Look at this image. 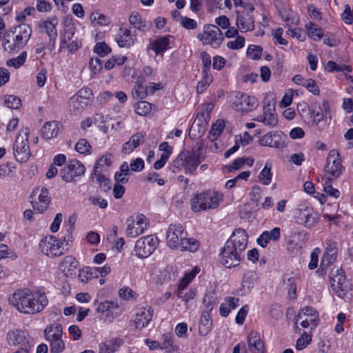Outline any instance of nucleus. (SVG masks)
I'll return each mask as SVG.
<instances>
[{
	"instance_id": "f257e3e1",
	"label": "nucleus",
	"mask_w": 353,
	"mask_h": 353,
	"mask_svg": "<svg viewBox=\"0 0 353 353\" xmlns=\"http://www.w3.org/2000/svg\"><path fill=\"white\" fill-rule=\"evenodd\" d=\"M8 303L19 312L33 315L41 312L47 305L48 301L44 294L23 288L15 290L9 296Z\"/></svg>"
},
{
	"instance_id": "f03ea898",
	"label": "nucleus",
	"mask_w": 353,
	"mask_h": 353,
	"mask_svg": "<svg viewBox=\"0 0 353 353\" xmlns=\"http://www.w3.org/2000/svg\"><path fill=\"white\" fill-rule=\"evenodd\" d=\"M248 235L243 229L235 230L221 252L220 262L227 268L239 265L247 247Z\"/></svg>"
},
{
	"instance_id": "7ed1b4c3",
	"label": "nucleus",
	"mask_w": 353,
	"mask_h": 353,
	"mask_svg": "<svg viewBox=\"0 0 353 353\" xmlns=\"http://www.w3.org/2000/svg\"><path fill=\"white\" fill-rule=\"evenodd\" d=\"M223 200V194L214 191H206L197 194L191 200V209L196 212L216 208Z\"/></svg>"
},
{
	"instance_id": "20e7f679",
	"label": "nucleus",
	"mask_w": 353,
	"mask_h": 353,
	"mask_svg": "<svg viewBox=\"0 0 353 353\" xmlns=\"http://www.w3.org/2000/svg\"><path fill=\"white\" fill-rule=\"evenodd\" d=\"M44 338L50 345V353H61L65 348L62 339L63 327L59 323L48 325L43 331Z\"/></svg>"
},
{
	"instance_id": "39448f33",
	"label": "nucleus",
	"mask_w": 353,
	"mask_h": 353,
	"mask_svg": "<svg viewBox=\"0 0 353 353\" xmlns=\"http://www.w3.org/2000/svg\"><path fill=\"white\" fill-rule=\"evenodd\" d=\"M29 134L30 132L28 128H21L13 143V154L18 162L25 163L31 157Z\"/></svg>"
},
{
	"instance_id": "423d86ee",
	"label": "nucleus",
	"mask_w": 353,
	"mask_h": 353,
	"mask_svg": "<svg viewBox=\"0 0 353 353\" xmlns=\"http://www.w3.org/2000/svg\"><path fill=\"white\" fill-rule=\"evenodd\" d=\"M330 284L332 290L341 298H344L352 290V285L347 280L343 270L334 266L330 272Z\"/></svg>"
},
{
	"instance_id": "0eeeda50",
	"label": "nucleus",
	"mask_w": 353,
	"mask_h": 353,
	"mask_svg": "<svg viewBox=\"0 0 353 353\" xmlns=\"http://www.w3.org/2000/svg\"><path fill=\"white\" fill-rule=\"evenodd\" d=\"M323 110L319 108L318 110H311L309 105L303 103V104H299L297 110L301 116L305 119V121L307 122L308 124L317 127L319 123L323 120L324 117H327V114L330 110V106L327 101H323Z\"/></svg>"
},
{
	"instance_id": "6e6552de",
	"label": "nucleus",
	"mask_w": 353,
	"mask_h": 353,
	"mask_svg": "<svg viewBox=\"0 0 353 353\" xmlns=\"http://www.w3.org/2000/svg\"><path fill=\"white\" fill-rule=\"evenodd\" d=\"M254 6L252 3H245L242 10H236V25L241 32L252 31L254 29V19L252 13Z\"/></svg>"
},
{
	"instance_id": "1a4fd4ad",
	"label": "nucleus",
	"mask_w": 353,
	"mask_h": 353,
	"mask_svg": "<svg viewBox=\"0 0 353 353\" xmlns=\"http://www.w3.org/2000/svg\"><path fill=\"white\" fill-rule=\"evenodd\" d=\"M92 91L89 88L80 89L68 101L69 110L74 114L81 112L91 101Z\"/></svg>"
},
{
	"instance_id": "9d476101",
	"label": "nucleus",
	"mask_w": 353,
	"mask_h": 353,
	"mask_svg": "<svg viewBox=\"0 0 353 353\" xmlns=\"http://www.w3.org/2000/svg\"><path fill=\"white\" fill-rule=\"evenodd\" d=\"M294 219L298 223L312 228L319 222L320 216L312 207L300 205L295 211Z\"/></svg>"
},
{
	"instance_id": "9b49d317",
	"label": "nucleus",
	"mask_w": 353,
	"mask_h": 353,
	"mask_svg": "<svg viewBox=\"0 0 353 353\" xmlns=\"http://www.w3.org/2000/svg\"><path fill=\"white\" fill-rule=\"evenodd\" d=\"M258 142L261 146L282 150L288 145V138L281 131H270L261 136Z\"/></svg>"
},
{
	"instance_id": "f8f14e48",
	"label": "nucleus",
	"mask_w": 353,
	"mask_h": 353,
	"mask_svg": "<svg viewBox=\"0 0 353 353\" xmlns=\"http://www.w3.org/2000/svg\"><path fill=\"white\" fill-rule=\"evenodd\" d=\"M158 243V239L153 235L141 237L136 242L134 254L139 258H147L157 249Z\"/></svg>"
},
{
	"instance_id": "ddd939ff",
	"label": "nucleus",
	"mask_w": 353,
	"mask_h": 353,
	"mask_svg": "<svg viewBox=\"0 0 353 353\" xmlns=\"http://www.w3.org/2000/svg\"><path fill=\"white\" fill-rule=\"evenodd\" d=\"M197 37L203 44L210 45L213 48H219L223 40L219 28L211 24L205 26L203 32L199 34Z\"/></svg>"
},
{
	"instance_id": "4468645a",
	"label": "nucleus",
	"mask_w": 353,
	"mask_h": 353,
	"mask_svg": "<svg viewBox=\"0 0 353 353\" xmlns=\"http://www.w3.org/2000/svg\"><path fill=\"white\" fill-rule=\"evenodd\" d=\"M63 243L53 236L43 238L39 243V249L48 257L53 258L63 254Z\"/></svg>"
},
{
	"instance_id": "2eb2a0df",
	"label": "nucleus",
	"mask_w": 353,
	"mask_h": 353,
	"mask_svg": "<svg viewBox=\"0 0 353 353\" xmlns=\"http://www.w3.org/2000/svg\"><path fill=\"white\" fill-rule=\"evenodd\" d=\"M185 235H188V232L182 225L179 223L170 224L166 232L167 245L171 249L176 250L180 247V243Z\"/></svg>"
},
{
	"instance_id": "dca6fc26",
	"label": "nucleus",
	"mask_w": 353,
	"mask_h": 353,
	"mask_svg": "<svg viewBox=\"0 0 353 353\" xmlns=\"http://www.w3.org/2000/svg\"><path fill=\"white\" fill-rule=\"evenodd\" d=\"M299 320H301L300 323L303 327L314 330L318 325L319 314L313 307L306 306L301 309L295 316L294 324H297Z\"/></svg>"
},
{
	"instance_id": "f3484780",
	"label": "nucleus",
	"mask_w": 353,
	"mask_h": 353,
	"mask_svg": "<svg viewBox=\"0 0 353 353\" xmlns=\"http://www.w3.org/2000/svg\"><path fill=\"white\" fill-rule=\"evenodd\" d=\"M85 166L77 160H71L61 170V176L65 182L74 181L75 177L83 175L85 172Z\"/></svg>"
},
{
	"instance_id": "a211bd4d",
	"label": "nucleus",
	"mask_w": 353,
	"mask_h": 353,
	"mask_svg": "<svg viewBox=\"0 0 353 353\" xmlns=\"http://www.w3.org/2000/svg\"><path fill=\"white\" fill-rule=\"evenodd\" d=\"M343 166L339 158V153L336 150H331L326 160L325 171L336 178L341 174Z\"/></svg>"
},
{
	"instance_id": "6ab92c4d",
	"label": "nucleus",
	"mask_w": 353,
	"mask_h": 353,
	"mask_svg": "<svg viewBox=\"0 0 353 353\" xmlns=\"http://www.w3.org/2000/svg\"><path fill=\"white\" fill-rule=\"evenodd\" d=\"M129 221V220L127 221L128 223L126 228V234L130 237H136L143 234L148 224L147 219L141 214H138L136 219L131 222Z\"/></svg>"
},
{
	"instance_id": "aec40b11",
	"label": "nucleus",
	"mask_w": 353,
	"mask_h": 353,
	"mask_svg": "<svg viewBox=\"0 0 353 353\" xmlns=\"http://www.w3.org/2000/svg\"><path fill=\"white\" fill-rule=\"evenodd\" d=\"M154 310L152 307H143L139 308L134 316V323L138 330H142L151 321L153 317Z\"/></svg>"
},
{
	"instance_id": "412c9836",
	"label": "nucleus",
	"mask_w": 353,
	"mask_h": 353,
	"mask_svg": "<svg viewBox=\"0 0 353 353\" xmlns=\"http://www.w3.org/2000/svg\"><path fill=\"white\" fill-rule=\"evenodd\" d=\"M58 21L56 19H48L41 23L39 27L41 32H45L49 37L48 46L50 48H54L57 37V26Z\"/></svg>"
},
{
	"instance_id": "4be33fe9",
	"label": "nucleus",
	"mask_w": 353,
	"mask_h": 353,
	"mask_svg": "<svg viewBox=\"0 0 353 353\" xmlns=\"http://www.w3.org/2000/svg\"><path fill=\"white\" fill-rule=\"evenodd\" d=\"M254 121L263 123L266 125L275 126L278 123L275 108L270 103H265L263 105V114L256 117Z\"/></svg>"
},
{
	"instance_id": "5701e85b",
	"label": "nucleus",
	"mask_w": 353,
	"mask_h": 353,
	"mask_svg": "<svg viewBox=\"0 0 353 353\" xmlns=\"http://www.w3.org/2000/svg\"><path fill=\"white\" fill-rule=\"evenodd\" d=\"M136 35L132 34L131 30L124 26H121L115 37V41L120 48H129L136 41Z\"/></svg>"
},
{
	"instance_id": "b1692460",
	"label": "nucleus",
	"mask_w": 353,
	"mask_h": 353,
	"mask_svg": "<svg viewBox=\"0 0 353 353\" xmlns=\"http://www.w3.org/2000/svg\"><path fill=\"white\" fill-rule=\"evenodd\" d=\"M249 353H263L265 346L260 334L256 331H252L248 335V347Z\"/></svg>"
},
{
	"instance_id": "393cba45",
	"label": "nucleus",
	"mask_w": 353,
	"mask_h": 353,
	"mask_svg": "<svg viewBox=\"0 0 353 353\" xmlns=\"http://www.w3.org/2000/svg\"><path fill=\"white\" fill-rule=\"evenodd\" d=\"M327 247L321 259V265L330 266L336 259L338 254L337 243L332 241L326 243Z\"/></svg>"
},
{
	"instance_id": "a878e982",
	"label": "nucleus",
	"mask_w": 353,
	"mask_h": 353,
	"mask_svg": "<svg viewBox=\"0 0 353 353\" xmlns=\"http://www.w3.org/2000/svg\"><path fill=\"white\" fill-rule=\"evenodd\" d=\"M37 191L39 192V194L38 196V201L32 203L33 208L39 213H42L48 208L51 199L46 188H37Z\"/></svg>"
},
{
	"instance_id": "bb28decb",
	"label": "nucleus",
	"mask_w": 353,
	"mask_h": 353,
	"mask_svg": "<svg viewBox=\"0 0 353 353\" xmlns=\"http://www.w3.org/2000/svg\"><path fill=\"white\" fill-rule=\"evenodd\" d=\"M78 265V261L72 256L69 255L63 258L59 265V270L66 276H69L74 274Z\"/></svg>"
},
{
	"instance_id": "cd10ccee",
	"label": "nucleus",
	"mask_w": 353,
	"mask_h": 353,
	"mask_svg": "<svg viewBox=\"0 0 353 353\" xmlns=\"http://www.w3.org/2000/svg\"><path fill=\"white\" fill-rule=\"evenodd\" d=\"M6 340L10 345H24L27 347L28 339L26 333L22 330L10 331L6 336Z\"/></svg>"
},
{
	"instance_id": "c85d7f7f",
	"label": "nucleus",
	"mask_w": 353,
	"mask_h": 353,
	"mask_svg": "<svg viewBox=\"0 0 353 353\" xmlns=\"http://www.w3.org/2000/svg\"><path fill=\"white\" fill-rule=\"evenodd\" d=\"M16 35L14 39L22 48L26 45L29 41L31 34L32 29L30 26L27 24H21L15 28Z\"/></svg>"
},
{
	"instance_id": "c756f323",
	"label": "nucleus",
	"mask_w": 353,
	"mask_h": 353,
	"mask_svg": "<svg viewBox=\"0 0 353 353\" xmlns=\"http://www.w3.org/2000/svg\"><path fill=\"white\" fill-rule=\"evenodd\" d=\"M60 125L57 121L47 122L41 130V137L45 139L50 140L56 137L60 132Z\"/></svg>"
},
{
	"instance_id": "7c9ffc66",
	"label": "nucleus",
	"mask_w": 353,
	"mask_h": 353,
	"mask_svg": "<svg viewBox=\"0 0 353 353\" xmlns=\"http://www.w3.org/2000/svg\"><path fill=\"white\" fill-rule=\"evenodd\" d=\"M257 106V100L254 97L242 94L236 104L237 110L241 112H249Z\"/></svg>"
},
{
	"instance_id": "2f4dec72",
	"label": "nucleus",
	"mask_w": 353,
	"mask_h": 353,
	"mask_svg": "<svg viewBox=\"0 0 353 353\" xmlns=\"http://www.w3.org/2000/svg\"><path fill=\"white\" fill-rule=\"evenodd\" d=\"M281 236V229L274 228L270 231L263 232L257 239V243L263 248H265L270 241H277Z\"/></svg>"
},
{
	"instance_id": "473e14b6",
	"label": "nucleus",
	"mask_w": 353,
	"mask_h": 353,
	"mask_svg": "<svg viewBox=\"0 0 353 353\" xmlns=\"http://www.w3.org/2000/svg\"><path fill=\"white\" fill-rule=\"evenodd\" d=\"M122 343V340L119 338H114L101 342L99 344V353H114L119 350Z\"/></svg>"
},
{
	"instance_id": "72a5a7b5",
	"label": "nucleus",
	"mask_w": 353,
	"mask_h": 353,
	"mask_svg": "<svg viewBox=\"0 0 353 353\" xmlns=\"http://www.w3.org/2000/svg\"><path fill=\"white\" fill-rule=\"evenodd\" d=\"M2 45L5 51L14 53L22 49L18 44L12 32H7L3 39Z\"/></svg>"
},
{
	"instance_id": "f704fd0d",
	"label": "nucleus",
	"mask_w": 353,
	"mask_h": 353,
	"mask_svg": "<svg viewBox=\"0 0 353 353\" xmlns=\"http://www.w3.org/2000/svg\"><path fill=\"white\" fill-rule=\"evenodd\" d=\"M185 154L184 170L185 173H193L200 164L199 155L196 154H190L189 152L184 151Z\"/></svg>"
},
{
	"instance_id": "c9c22d12",
	"label": "nucleus",
	"mask_w": 353,
	"mask_h": 353,
	"mask_svg": "<svg viewBox=\"0 0 353 353\" xmlns=\"http://www.w3.org/2000/svg\"><path fill=\"white\" fill-rule=\"evenodd\" d=\"M144 134L137 132L133 134L130 140L125 142L122 146V152L124 154H130L136 149L141 142H143Z\"/></svg>"
},
{
	"instance_id": "e433bc0d",
	"label": "nucleus",
	"mask_w": 353,
	"mask_h": 353,
	"mask_svg": "<svg viewBox=\"0 0 353 353\" xmlns=\"http://www.w3.org/2000/svg\"><path fill=\"white\" fill-rule=\"evenodd\" d=\"M76 28L74 25L72 23H68L64 28L63 33L61 34L60 39V46L59 50L65 49V46L70 41L74 40V35L75 33Z\"/></svg>"
},
{
	"instance_id": "4c0bfd02",
	"label": "nucleus",
	"mask_w": 353,
	"mask_h": 353,
	"mask_svg": "<svg viewBox=\"0 0 353 353\" xmlns=\"http://www.w3.org/2000/svg\"><path fill=\"white\" fill-rule=\"evenodd\" d=\"M145 81V79L143 77L139 76L137 77L132 92V97L134 99H143L146 97L148 94V89L147 86H144Z\"/></svg>"
},
{
	"instance_id": "58836bf2",
	"label": "nucleus",
	"mask_w": 353,
	"mask_h": 353,
	"mask_svg": "<svg viewBox=\"0 0 353 353\" xmlns=\"http://www.w3.org/2000/svg\"><path fill=\"white\" fill-rule=\"evenodd\" d=\"M170 36H165L156 39L151 43V49L155 52L157 54L165 52L169 47Z\"/></svg>"
},
{
	"instance_id": "ea45409f",
	"label": "nucleus",
	"mask_w": 353,
	"mask_h": 353,
	"mask_svg": "<svg viewBox=\"0 0 353 353\" xmlns=\"http://www.w3.org/2000/svg\"><path fill=\"white\" fill-rule=\"evenodd\" d=\"M200 243L199 241L194 238H188V235L183 239L180 243V247L176 250H179L181 252L188 251L190 252H195L199 248Z\"/></svg>"
},
{
	"instance_id": "a19ab883",
	"label": "nucleus",
	"mask_w": 353,
	"mask_h": 353,
	"mask_svg": "<svg viewBox=\"0 0 353 353\" xmlns=\"http://www.w3.org/2000/svg\"><path fill=\"white\" fill-rule=\"evenodd\" d=\"M212 321L210 314L202 313L199 325V332L201 336H206L211 331Z\"/></svg>"
},
{
	"instance_id": "79ce46f5",
	"label": "nucleus",
	"mask_w": 353,
	"mask_h": 353,
	"mask_svg": "<svg viewBox=\"0 0 353 353\" xmlns=\"http://www.w3.org/2000/svg\"><path fill=\"white\" fill-rule=\"evenodd\" d=\"M129 22L135 29L142 32L149 30L147 22L142 19L141 15L138 12H133L129 17Z\"/></svg>"
},
{
	"instance_id": "37998d69",
	"label": "nucleus",
	"mask_w": 353,
	"mask_h": 353,
	"mask_svg": "<svg viewBox=\"0 0 353 353\" xmlns=\"http://www.w3.org/2000/svg\"><path fill=\"white\" fill-rule=\"evenodd\" d=\"M79 281L83 283H87L94 278H97V270L94 267H83L79 272Z\"/></svg>"
},
{
	"instance_id": "c03bdc74",
	"label": "nucleus",
	"mask_w": 353,
	"mask_h": 353,
	"mask_svg": "<svg viewBox=\"0 0 353 353\" xmlns=\"http://www.w3.org/2000/svg\"><path fill=\"white\" fill-rule=\"evenodd\" d=\"M92 179H95L96 181L100 185L104 191L110 189V179L107 177L101 170L94 169L92 172Z\"/></svg>"
},
{
	"instance_id": "a18cd8bd",
	"label": "nucleus",
	"mask_w": 353,
	"mask_h": 353,
	"mask_svg": "<svg viewBox=\"0 0 353 353\" xmlns=\"http://www.w3.org/2000/svg\"><path fill=\"white\" fill-rule=\"evenodd\" d=\"M305 29L307 31L308 37L314 41L320 40L323 36L322 29L312 22L306 24Z\"/></svg>"
},
{
	"instance_id": "49530a36",
	"label": "nucleus",
	"mask_w": 353,
	"mask_h": 353,
	"mask_svg": "<svg viewBox=\"0 0 353 353\" xmlns=\"http://www.w3.org/2000/svg\"><path fill=\"white\" fill-rule=\"evenodd\" d=\"M119 305L117 302L113 301H105L98 303L96 308V312L99 314H104L112 312L114 310H117Z\"/></svg>"
},
{
	"instance_id": "de8ad7c7",
	"label": "nucleus",
	"mask_w": 353,
	"mask_h": 353,
	"mask_svg": "<svg viewBox=\"0 0 353 353\" xmlns=\"http://www.w3.org/2000/svg\"><path fill=\"white\" fill-rule=\"evenodd\" d=\"M216 296L214 293H210L205 295L203 301L204 310L203 314H210L214 306L216 304Z\"/></svg>"
},
{
	"instance_id": "09e8293b",
	"label": "nucleus",
	"mask_w": 353,
	"mask_h": 353,
	"mask_svg": "<svg viewBox=\"0 0 353 353\" xmlns=\"http://www.w3.org/2000/svg\"><path fill=\"white\" fill-rule=\"evenodd\" d=\"M3 102L5 105L10 109H19L21 105V99L14 95H5Z\"/></svg>"
},
{
	"instance_id": "8fccbe9b",
	"label": "nucleus",
	"mask_w": 353,
	"mask_h": 353,
	"mask_svg": "<svg viewBox=\"0 0 353 353\" xmlns=\"http://www.w3.org/2000/svg\"><path fill=\"white\" fill-rule=\"evenodd\" d=\"M163 343L161 349H166L170 352H177L179 346L174 343L172 336L170 334H165L162 336Z\"/></svg>"
},
{
	"instance_id": "3c124183",
	"label": "nucleus",
	"mask_w": 353,
	"mask_h": 353,
	"mask_svg": "<svg viewBox=\"0 0 353 353\" xmlns=\"http://www.w3.org/2000/svg\"><path fill=\"white\" fill-rule=\"evenodd\" d=\"M90 20L92 23H97L99 26H108L110 23L107 16L97 11H94L90 14Z\"/></svg>"
},
{
	"instance_id": "603ef678",
	"label": "nucleus",
	"mask_w": 353,
	"mask_h": 353,
	"mask_svg": "<svg viewBox=\"0 0 353 353\" xmlns=\"http://www.w3.org/2000/svg\"><path fill=\"white\" fill-rule=\"evenodd\" d=\"M225 128V121L221 119L217 120L212 126L209 133V138L213 137L216 139L223 132Z\"/></svg>"
},
{
	"instance_id": "864d4df0",
	"label": "nucleus",
	"mask_w": 353,
	"mask_h": 353,
	"mask_svg": "<svg viewBox=\"0 0 353 353\" xmlns=\"http://www.w3.org/2000/svg\"><path fill=\"white\" fill-rule=\"evenodd\" d=\"M184 151L181 152L179 156L172 162L170 170L173 173L180 171L183 168H184V161L185 158Z\"/></svg>"
},
{
	"instance_id": "5fc2aeb1",
	"label": "nucleus",
	"mask_w": 353,
	"mask_h": 353,
	"mask_svg": "<svg viewBox=\"0 0 353 353\" xmlns=\"http://www.w3.org/2000/svg\"><path fill=\"white\" fill-rule=\"evenodd\" d=\"M257 279L258 276L256 272L248 271L243 276V285L248 288H251L256 283Z\"/></svg>"
},
{
	"instance_id": "6e6d98bb",
	"label": "nucleus",
	"mask_w": 353,
	"mask_h": 353,
	"mask_svg": "<svg viewBox=\"0 0 353 353\" xmlns=\"http://www.w3.org/2000/svg\"><path fill=\"white\" fill-rule=\"evenodd\" d=\"M26 58L27 53L26 52L23 51L18 57L8 59L6 62V65L10 67L12 66L14 68H18L23 65V63L26 62Z\"/></svg>"
},
{
	"instance_id": "4d7b16f0",
	"label": "nucleus",
	"mask_w": 353,
	"mask_h": 353,
	"mask_svg": "<svg viewBox=\"0 0 353 353\" xmlns=\"http://www.w3.org/2000/svg\"><path fill=\"white\" fill-rule=\"evenodd\" d=\"M312 342V335L304 332L297 339L296 344V350H302Z\"/></svg>"
},
{
	"instance_id": "13d9d810",
	"label": "nucleus",
	"mask_w": 353,
	"mask_h": 353,
	"mask_svg": "<svg viewBox=\"0 0 353 353\" xmlns=\"http://www.w3.org/2000/svg\"><path fill=\"white\" fill-rule=\"evenodd\" d=\"M263 48L260 46L250 45L247 49V56L253 60L259 59L261 57Z\"/></svg>"
},
{
	"instance_id": "bf43d9fd",
	"label": "nucleus",
	"mask_w": 353,
	"mask_h": 353,
	"mask_svg": "<svg viewBox=\"0 0 353 353\" xmlns=\"http://www.w3.org/2000/svg\"><path fill=\"white\" fill-rule=\"evenodd\" d=\"M127 60V57L125 56H114L107 61L104 65V68L109 70L114 67V65H123Z\"/></svg>"
},
{
	"instance_id": "052dcab7",
	"label": "nucleus",
	"mask_w": 353,
	"mask_h": 353,
	"mask_svg": "<svg viewBox=\"0 0 353 353\" xmlns=\"http://www.w3.org/2000/svg\"><path fill=\"white\" fill-rule=\"evenodd\" d=\"M260 181L264 185H269L272 180L271 168L266 163L259 175Z\"/></svg>"
},
{
	"instance_id": "680f3d73",
	"label": "nucleus",
	"mask_w": 353,
	"mask_h": 353,
	"mask_svg": "<svg viewBox=\"0 0 353 353\" xmlns=\"http://www.w3.org/2000/svg\"><path fill=\"white\" fill-rule=\"evenodd\" d=\"M112 154L105 153L97 161L94 169L99 170L101 168H108L112 164Z\"/></svg>"
},
{
	"instance_id": "e2e57ef3",
	"label": "nucleus",
	"mask_w": 353,
	"mask_h": 353,
	"mask_svg": "<svg viewBox=\"0 0 353 353\" xmlns=\"http://www.w3.org/2000/svg\"><path fill=\"white\" fill-rule=\"evenodd\" d=\"M75 150L77 152L83 154H90L91 145L85 139H81L75 145Z\"/></svg>"
},
{
	"instance_id": "0e129e2a",
	"label": "nucleus",
	"mask_w": 353,
	"mask_h": 353,
	"mask_svg": "<svg viewBox=\"0 0 353 353\" xmlns=\"http://www.w3.org/2000/svg\"><path fill=\"white\" fill-rule=\"evenodd\" d=\"M152 105L145 101H141L136 105V112L139 115H146L151 112Z\"/></svg>"
},
{
	"instance_id": "69168bd1",
	"label": "nucleus",
	"mask_w": 353,
	"mask_h": 353,
	"mask_svg": "<svg viewBox=\"0 0 353 353\" xmlns=\"http://www.w3.org/2000/svg\"><path fill=\"white\" fill-rule=\"evenodd\" d=\"M211 81V77L208 73H203V77L196 85V92L198 94L203 93L208 87Z\"/></svg>"
},
{
	"instance_id": "338daca9",
	"label": "nucleus",
	"mask_w": 353,
	"mask_h": 353,
	"mask_svg": "<svg viewBox=\"0 0 353 353\" xmlns=\"http://www.w3.org/2000/svg\"><path fill=\"white\" fill-rule=\"evenodd\" d=\"M89 68L93 75L99 74L102 70V63L98 57L91 58L89 61Z\"/></svg>"
},
{
	"instance_id": "774afa93",
	"label": "nucleus",
	"mask_w": 353,
	"mask_h": 353,
	"mask_svg": "<svg viewBox=\"0 0 353 353\" xmlns=\"http://www.w3.org/2000/svg\"><path fill=\"white\" fill-rule=\"evenodd\" d=\"M245 46V38L243 36L237 35L236 39L230 41L227 43V47L232 50H239Z\"/></svg>"
}]
</instances>
